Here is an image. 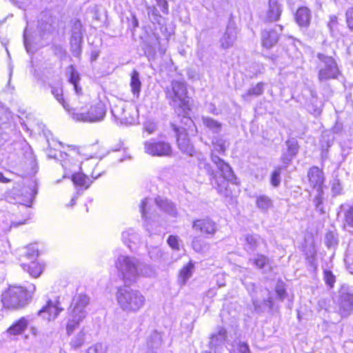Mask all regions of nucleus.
<instances>
[{
  "mask_svg": "<svg viewBox=\"0 0 353 353\" xmlns=\"http://www.w3.org/2000/svg\"><path fill=\"white\" fill-rule=\"evenodd\" d=\"M63 310L62 307H59V301L53 302L50 300L47 302V304L38 312V315L48 321H54Z\"/></svg>",
  "mask_w": 353,
  "mask_h": 353,
  "instance_id": "obj_14",
  "label": "nucleus"
},
{
  "mask_svg": "<svg viewBox=\"0 0 353 353\" xmlns=\"http://www.w3.org/2000/svg\"><path fill=\"white\" fill-rule=\"evenodd\" d=\"M161 343H162L161 336L159 333H157L156 332H153L150 335V336L147 342L148 347L151 350H154L156 349H158L159 347H161Z\"/></svg>",
  "mask_w": 353,
  "mask_h": 353,
  "instance_id": "obj_37",
  "label": "nucleus"
},
{
  "mask_svg": "<svg viewBox=\"0 0 353 353\" xmlns=\"http://www.w3.org/2000/svg\"><path fill=\"white\" fill-rule=\"evenodd\" d=\"M293 157V155L286 152L281 155V160L284 164L288 165L291 162Z\"/></svg>",
  "mask_w": 353,
  "mask_h": 353,
  "instance_id": "obj_63",
  "label": "nucleus"
},
{
  "mask_svg": "<svg viewBox=\"0 0 353 353\" xmlns=\"http://www.w3.org/2000/svg\"><path fill=\"white\" fill-rule=\"evenodd\" d=\"M323 279L326 285L332 288L336 282V276L334 275L332 271L329 270H325L323 271Z\"/></svg>",
  "mask_w": 353,
  "mask_h": 353,
  "instance_id": "obj_44",
  "label": "nucleus"
},
{
  "mask_svg": "<svg viewBox=\"0 0 353 353\" xmlns=\"http://www.w3.org/2000/svg\"><path fill=\"white\" fill-rule=\"evenodd\" d=\"M286 145L288 147L287 152L294 157L298 152V145L296 140L294 139L288 140L286 141Z\"/></svg>",
  "mask_w": 353,
  "mask_h": 353,
  "instance_id": "obj_46",
  "label": "nucleus"
},
{
  "mask_svg": "<svg viewBox=\"0 0 353 353\" xmlns=\"http://www.w3.org/2000/svg\"><path fill=\"white\" fill-rule=\"evenodd\" d=\"M70 114L77 121L99 122L103 120L106 114V107L102 101H99L94 105H90L88 109L84 108H71Z\"/></svg>",
  "mask_w": 353,
  "mask_h": 353,
  "instance_id": "obj_5",
  "label": "nucleus"
},
{
  "mask_svg": "<svg viewBox=\"0 0 353 353\" xmlns=\"http://www.w3.org/2000/svg\"><path fill=\"white\" fill-rule=\"evenodd\" d=\"M317 58L320 61L318 65L319 68V80L324 81L337 78L339 70L334 59L323 53H318Z\"/></svg>",
  "mask_w": 353,
  "mask_h": 353,
  "instance_id": "obj_7",
  "label": "nucleus"
},
{
  "mask_svg": "<svg viewBox=\"0 0 353 353\" xmlns=\"http://www.w3.org/2000/svg\"><path fill=\"white\" fill-rule=\"evenodd\" d=\"M157 5L160 8L161 12L168 14L169 12L168 3L166 0H159L157 1Z\"/></svg>",
  "mask_w": 353,
  "mask_h": 353,
  "instance_id": "obj_55",
  "label": "nucleus"
},
{
  "mask_svg": "<svg viewBox=\"0 0 353 353\" xmlns=\"http://www.w3.org/2000/svg\"><path fill=\"white\" fill-rule=\"evenodd\" d=\"M85 342V332L82 330H81L70 341V346L77 350L81 347Z\"/></svg>",
  "mask_w": 353,
  "mask_h": 353,
  "instance_id": "obj_40",
  "label": "nucleus"
},
{
  "mask_svg": "<svg viewBox=\"0 0 353 353\" xmlns=\"http://www.w3.org/2000/svg\"><path fill=\"white\" fill-rule=\"evenodd\" d=\"M282 170L283 167H276L271 174L270 183L274 187H278L280 185L281 181V174Z\"/></svg>",
  "mask_w": 353,
  "mask_h": 353,
  "instance_id": "obj_42",
  "label": "nucleus"
},
{
  "mask_svg": "<svg viewBox=\"0 0 353 353\" xmlns=\"http://www.w3.org/2000/svg\"><path fill=\"white\" fill-rule=\"evenodd\" d=\"M188 134L183 132L176 133L178 147L182 152L190 156H193L194 148L193 145L190 143Z\"/></svg>",
  "mask_w": 353,
  "mask_h": 353,
  "instance_id": "obj_21",
  "label": "nucleus"
},
{
  "mask_svg": "<svg viewBox=\"0 0 353 353\" xmlns=\"http://www.w3.org/2000/svg\"><path fill=\"white\" fill-rule=\"evenodd\" d=\"M276 292L281 300L286 296V291L282 283H278L276 287Z\"/></svg>",
  "mask_w": 353,
  "mask_h": 353,
  "instance_id": "obj_57",
  "label": "nucleus"
},
{
  "mask_svg": "<svg viewBox=\"0 0 353 353\" xmlns=\"http://www.w3.org/2000/svg\"><path fill=\"white\" fill-rule=\"evenodd\" d=\"M345 227L353 228V204L345 214Z\"/></svg>",
  "mask_w": 353,
  "mask_h": 353,
  "instance_id": "obj_45",
  "label": "nucleus"
},
{
  "mask_svg": "<svg viewBox=\"0 0 353 353\" xmlns=\"http://www.w3.org/2000/svg\"><path fill=\"white\" fill-rule=\"evenodd\" d=\"M23 43H24V46L26 48L27 52H28V53L34 52V50L31 47L30 41L28 37L26 30H25L24 33H23Z\"/></svg>",
  "mask_w": 353,
  "mask_h": 353,
  "instance_id": "obj_56",
  "label": "nucleus"
},
{
  "mask_svg": "<svg viewBox=\"0 0 353 353\" xmlns=\"http://www.w3.org/2000/svg\"><path fill=\"white\" fill-rule=\"evenodd\" d=\"M51 92L54 98L63 105V108L69 113L71 111L69 105L65 101L63 97V90L61 87L52 86Z\"/></svg>",
  "mask_w": 353,
  "mask_h": 353,
  "instance_id": "obj_32",
  "label": "nucleus"
},
{
  "mask_svg": "<svg viewBox=\"0 0 353 353\" xmlns=\"http://www.w3.org/2000/svg\"><path fill=\"white\" fill-rule=\"evenodd\" d=\"M279 40V34L275 30H265L262 32V44L266 48L274 46Z\"/></svg>",
  "mask_w": 353,
  "mask_h": 353,
  "instance_id": "obj_22",
  "label": "nucleus"
},
{
  "mask_svg": "<svg viewBox=\"0 0 353 353\" xmlns=\"http://www.w3.org/2000/svg\"><path fill=\"white\" fill-rule=\"evenodd\" d=\"M70 75L69 78V81L72 84H75L79 83L80 80V77L77 71H76L72 66H70Z\"/></svg>",
  "mask_w": 353,
  "mask_h": 353,
  "instance_id": "obj_52",
  "label": "nucleus"
},
{
  "mask_svg": "<svg viewBox=\"0 0 353 353\" xmlns=\"http://www.w3.org/2000/svg\"><path fill=\"white\" fill-rule=\"evenodd\" d=\"M307 178L310 185L316 191L322 190L325 181L323 172L316 166H313L307 172Z\"/></svg>",
  "mask_w": 353,
  "mask_h": 353,
  "instance_id": "obj_16",
  "label": "nucleus"
},
{
  "mask_svg": "<svg viewBox=\"0 0 353 353\" xmlns=\"http://www.w3.org/2000/svg\"><path fill=\"white\" fill-rule=\"evenodd\" d=\"M165 97L169 104L174 108L175 112H187L190 110L189 98L187 96V88L183 81H172L165 90Z\"/></svg>",
  "mask_w": 353,
  "mask_h": 353,
  "instance_id": "obj_3",
  "label": "nucleus"
},
{
  "mask_svg": "<svg viewBox=\"0 0 353 353\" xmlns=\"http://www.w3.org/2000/svg\"><path fill=\"white\" fill-rule=\"evenodd\" d=\"M86 353H106V347L101 343H97L90 346Z\"/></svg>",
  "mask_w": 353,
  "mask_h": 353,
  "instance_id": "obj_48",
  "label": "nucleus"
},
{
  "mask_svg": "<svg viewBox=\"0 0 353 353\" xmlns=\"http://www.w3.org/2000/svg\"><path fill=\"white\" fill-rule=\"evenodd\" d=\"M253 264L259 269H263L270 265L269 259L263 254H257L253 259H250Z\"/></svg>",
  "mask_w": 353,
  "mask_h": 353,
  "instance_id": "obj_39",
  "label": "nucleus"
},
{
  "mask_svg": "<svg viewBox=\"0 0 353 353\" xmlns=\"http://www.w3.org/2000/svg\"><path fill=\"white\" fill-rule=\"evenodd\" d=\"M213 149L211 151L224 154L226 150L225 141L221 137H214L212 141Z\"/></svg>",
  "mask_w": 353,
  "mask_h": 353,
  "instance_id": "obj_36",
  "label": "nucleus"
},
{
  "mask_svg": "<svg viewBox=\"0 0 353 353\" xmlns=\"http://www.w3.org/2000/svg\"><path fill=\"white\" fill-rule=\"evenodd\" d=\"M239 353H250L248 345L245 342H239L237 346Z\"/></svg>",
  "mask_w": 353,
  "mask_h": 353,
  "instance_id": "obj_60",
  "label": "nucleus"
},
{
  "mask_svg": "<svg viewBox=\"0 0 353 353\" xmlns=\"http://www.w3.org/2000/svg\"><path fill=\"white\" fill-rule=\"evenodd\" d=\"M237 38V28L232 22L228 23L225 31L220 39L221 47L228 49L233 46Z\"/></svg>",
  "mask_w": 353,
  "mask_h": 353,
  "instance_id": "obj_17",
  "label": "nucleus"
},
{
  "mask_svg": "<svg viewBox=\"0 0 353 353\" xmlns=\"http://www.w3.org/2000/svg\"><path fill=\"white\" fill-rule=\"evenodd\" d=\"M29 319L27 317H21L14 323L7 330L11 335H19L22 334L28 327Z\"/></svg>",
  "mask_w": 353,
  "mask_h": 353,
  "instance_id": "obj_23",
  "label": "nucleus"
},
{
  "mask_svg": "<svg viewBox=\"0 0 353 353\" xmlns=\"http://www.w3.org/2000/svg\"><path fill=\"white\" fill-rule=\"evenodd\" d=\"M198 166L200 169H203L212 179L216 178V172L214 171L210 164L207 161L206 159L202 155L198 157Z\"/></svg>",
  "mask_w": 353,
  "mask_h": 353,
  "instance_id": "obj_35",
  "label": "nucleus"
},
{
  "mask_svg": "<svg viewBox=\"0 0 353 353\" xmlns=\"http://www.w3.org/2000/svg\"><path fill=\"white\" fill-rule=\"evenodd\" d=\"M131 90L134 95H139L141 83L139 80V73L137 70H134L131 75L130 81Z\"/></svg>",
  "mask_w": 353,
  "mask_h": 353,
  "instance_id": "obj_34",
  "label": "nucleus"
},
{
  "mask_svg": "<svg viewBox=\"0 0 353 353\" xmlns=\"http://www.w3.org/2000/svg\"><path fill=\"white\" fill-rule=\"evenodd\" d=\"M26 268L33 277H38L42 272L41 266L35 262H32L30 265H23V269L26 270Z\"/></svg>",
  "mask_w": 353,
  "mask_h": 353,
  "instance_id": "obj_41",
  "label": "nucleus"
},
{
  "mask_svg": "<svg viewBox=\"0 0 353 353\" xmlns=\"http://www.w3.org/2000/svg\"><path fill=\"white\" fill-rule=\"evenodd\" d=\"M338 305L342 316H347L353 312V293L347 287H342L339 291Z\"/></svg>",
  "mask_w": 353,
  "mask_h": 353,
  "instance_id": "obj_10",
  "label": "nucleus"
},
{
  "mask_svg": "<svg viewBox=\"0 0 353 353\" xmlns=\"http://www.w3.org/2000/svg\"><path fill=\"white\" fill-rule=\"evenodd\" d=\"M323 190L320 191H317V194L315 196L314 199V203L315 206L319 205L320 204L323 203Z\"/></svg>",
  "mask_w": 353,
  "mask_h": 353,
  "instance_id": "obj_62",
  "label": "nucleus"
},
{
  "mask_svg": "<svg viewBox=\"0 0 353 353\" xmlns=\"http://www.w3.org/2000/svg\"><path fill=\"white\" fill-rule=\"evenodd\" d=\"M202 121L205 127L210 130L214 134H219L222 130V123L218 121L209 117H203Z\"/></svg>",
  "mask_w": 353,
  "mask_h": 353,
  "instance_id": "obj_27",
  "label": "nucleus"
},
{
  "mask_svg": "<svg viewBox=\"0 0 353 353\" xmlns=\"http://www.w3.org/2000/svg\"><path fill=\"white\" fill-rule=\"evenodd\" d=\"M193 268V263L190 262L181 270L179 276V283L181 285H185L187 281L192 276Z\"/></svg>",
  "mask_w": 353,
  "mask_h": 353,
  "instance_id": "obj_30",
  "label": "nucleus"
},
{
  "mask_svg": "<svg viewBox=\"0 0 353 353\" xmlns=\"http://www.w3.org/2000/svg\"><path fill=\"white\" fill-rule=\"evenodd\" d=\"M218 225L209 217L195 220L192 223L193 230L200 232L206 238H212L217 231Z\"/></svg>",
  "mask_w": 353,
  "mask_h": 353,
  "instance_id": "obj_11",
  "label": "nucleus"
},
{
  "mask_svg": "<svg viewBox=\"0 0 353 353\" xmlns=\"http://www.w3.org/2000/svg\"><path fill=\"white\" fill-rule=\"evenodd\" d=\"M72 180L74 185L83 187L85 189L88 188L92 183V181L89 177L82 173L74 174L72 175Z\"/></svg>",
  "mask_w": 353,
  "mask_h": 353,
  "instance_id": "obj_31",
  "label": "nucleus"
},
{
  "mask_svg": "<svg viewBox=\"0 0 353 353\" xmlns=\"http://www.w3.org/2000/svg\"><path fill=\"white\" fill-rule=\"evenodd\" d=\"M325 239L327 241L326 244L328 247L334 245V244L336 243L332 233L327 234Z\"/></svg>",
  "mask_w": 353,
  "mask_h": 353,
  "instance_id": "obj_64",
  "label": "nucleus"
},
{
  "mask_svg": "<svg viewBox=\"0 0 353 353\" xmlns=\"http://www.w3.org/2000/svg\"><path fill=\"white\" fill-rule=\"evenodd\" d=\"M256 205L259 210L267 212L273 207V201L267 195H259L256 196Z\"/></svg>",
  "mask_w": 353,
  "mask_h": 353,
  "instance_id": "obj_29",
  "label": "nucleus"
},
{
  "mask_svg": "<svg viewBox=\"0 0 353 353\" xmlns=\"http://www.w3.org/2000/svg\"><path fill=\"white\" fill-rule=\"evenodd\" d=\"M145 152L157 157H170L172 154V147L165 141H157L150 139L144 142Z\"/></svg>",
  "mask_w": 353,
  "mask_h": 353,
  "instance_id": "obj_9",
  "label": "nucleus"
},
{
  "mask_svg": "<svg viewBox=\"0 0 353 353\" xmlns=\"http://www.w3.org/2000/svg\"><path fill=\"white\" fill-rule=\"evenodd\" d=\"M144 129L149 134H151L156 131L157 126L156 124L152 122H146L144 124Z\"/></svg>",
  "mask_w": 353,
  "mask_h": 353,
  "instance_id": "obj_61",
  "label": "nucleus"
},
{
  "mask_svg": "<svg viewBox=\"0 0 353 353\" xmlns=\"http://www.w3.org/2000/svg\"><path fill=\"white\" fill-rule=\"evenodd\" d=\"M116 299L120 309L127 314H135L145 305V296L139 290L127 285L118 288Z\"/></svg>",
  "mask_w": 353,
  "mask_h": 353,
  "instance_id": "obj_1",
  "label": "nucleus"
},
{
  "mask_svg": "<svg viewBox=\"0 0 353 353\" xmlns=\"http://www.w3.org/2000/svg\"><path fill=\"white\" fill-rule=\"evenodd\" d=\"M82 43V32H81V23L80 21H76L74 23L72 30L71 37V49L73 55L79 57L81 54V46Z\"/></svg>",
  "mask_w": 353,
  "mask_h": 353,
  "instance_id": "obj_15",
  "label": "nucleus"
},
{
  "mask_svg": "<svg viewBox=\"0 0 353 353\" xmlns=\"http://www.w3.org/2000/svg\"><path fill=\"white\" fill-rule=\"evenodd\" d=\"M167 242L172 249L176 250L179 249L177 236L173 235L169 236Z\"/></svg>",
  "mask_w": 353,
  "mask_h": 353,
  "instance_id": "obj_53",
  "label": "nucleus"
},
{
  "mask_svg": "<svg viewBox=\"0 0 353 353\" xmlns=\"http://www.w3.org/2000/svg\"><path fill=\"white\" fill-rule=\"evenodd\" d=\"M149 199L148 198L144 199L140 205V211L142 215V218L145 219V221L150 219L151 216L149 213Z\"/></svg>",
  "mask_w": 353,
  "mask_h": 353,
  "instance_id": "obj_43",
  "label": "nucleus"
},
{
  "mask_svg": "<svg viewBox=\"0 0 353 353\" xmlns=\"http://www.w3.org/2000/svg\"><path fill=\"white\" fill-rule=\"evenodd\" d=\"M210 159L212 162L216 165V168L221 172V175L224 176L225 179L230 181L232 183H237V179L235 176L232 168L228 163L215 154V152L213 151H211Z\"/></svg>",
  "mask_w": 353,
  "mask_h": 353,
  "instance_id": "obj_13",
  "label": "nucleus"
},
{
  "mask_svg": "<svg viewBox=\"0 0 353 353\" xmlns=\"http://www.w3.org/2000/svg\"><path fill=\"white\" fill-rule=\"evenodd\" d=\"M227 339V332L223 327H219L216 332L211 335L210 341L209 343V347L210 351L216 349V347L223 345Z\"/></svg>",
  "mask_w": 353,
  "mask_h": 353,
  "instance_id": "obj_19",
  "label": "nucleus"
},
{
  "mask_svg": "<svg viewBox=\"0 0 353 353\" xmlns=\"http://www.w3.org/2000/svg\"><path fill=\"white\" fill-rule=\"evenodd\" d=\"M148 13L149 16L153 17V19L159 22V19L161 17L159 10L155 6H150L148 8Z\"/></svg>",
  "mask_w": 353,
  "mask_h": 353,
  "instance_id": "obj_51",
  "label": "nucleus"
},
{
  "mask_svg": "<svg viewBox=\"0 0 353 353\" xmlns=\"http://www.w3.org/2000/svg\"><path fill=\"white\" fill-rule=\"evenodd\" d=\"M311 18V11L307 7H301L296 12V22L301 28H307L310 23Z\"/></svg>",
  "mask_w": 353,
  "mask_h": 353,
  "instance_id": "obj_20",
  "label": "nucleus"
},
{
  "mask_svg": "<svg viewBox=\"0 0 353 353\" xmlns=\"http://www.w3.org/2000/svg\"><path fill=\"white\" fill-rule=\"evenodd\" d=\"M122 237L125 243H127V241L131 242L137 239V236L135 234L132 232V230H129L123 232Z\"/></svg>",
  "mask_w": 353,
  "mask_h": 353,
  "instance_id": "obj_54",
  "label": "nucleus"
},
{
  "mask_svg": "<svg viewBox=\"0 0 353 353\" xmlns=\"http://www.w3.org/2000/svg\"><path fill=\"white\" fill-rule=\"evenodd\" d=\"M116 266L125 284L135 282L140 274L141 263L134 257L120 256L117 259Z\"/></svg>",
  "mask_w": 353,
  "mask_h": 353,
  "instance_id": "obj_6",
  "label": "nucleus"
},
{
  "mask_svg": "<svg viewBox=\"0 0 353 353\" xmlns=\"http://www.w3.org/2000/svg\"><path fill=\"white\" fill-rule=\"evenodd\" d=\"M144 52L145 55L148 57L149 59H153L155 57L156 51L154 48H153L151 46H147L145 49Z\"/></svg>",
  "mask_w": 353,
  "mask_h": 353,
  "instance_id": "obj_59",
  "label": "nucleus"
},
{
  "mask_svg": "<svg viewBox=\"0 0 353 353\" xmlns=\"http://www.w3.org/2000/svg\"><path fill=\"white\" fill-rule=\"evenodd\" d=\"M264 83L259 82L255 85L250 88L245 93L242 94V98L245 101H250L252 97L261 96L264 92Z\"/></svg>",
  "mask_w": 353,
  "mask_h": 353,
  "instance_id": "obj_25",
  "label": "nucleus"
},
{
  "mask_svg": "<svg viewBox=\"0 0 353 353\" xmlns=\"http://www.w3.org/2000/svg\"><path fill=\"white\" fill-rule=\"evenodd\" d=\"M26 256L29 259H34L39 256V250L34 245H30L26 248Z\"/></svg>",
  "mask_w": 353,
  "mask_h": 353,
  "instance_id": "obj_47",
  "label": "nucleus"
},
{
  "mask_svg": "<svg viewBox=\"0 0 353 353\" xmlns=\"http://www.w3.org/2000/svg\"><path fill=\"white\" fill-rule=\"evenodd\" d=\"M346 21L348 27L353 30V8L346 12Z\"/></svg>",
  "mask_w": 353,
  "mask_h": 353,
  "instance_id": "obj_58",
  "label": "nucleus"
},
{
  "mask_svg": "<svg viewBox=\"0 0 353 353\" xmlns=\"http://www.w3.org/2000/svg\"><path fill=\"white\" fill-rule=\"evenodd\" d=\"M35 290L34 285L29 290H25L21 286H11L2 294V303L7 308H22L30 301Z\"/></svg>",
  "mask_w": 353,
  "mask_h": 353,
  "instance_id": "obj_4",
  "label": "nucleus"
},
{
  "mask_svg": "<svg viewBox=\"0 0 353 353\" xmlns=\"http://www.w3.org/2000/svg\"><path fill=\"white\" fill-rule=\"evenodd\" d=\"M189 111L188 110L185 113L181 112L180 114L176 113V119L174 121V123H172V127L176 133L183 132L188 134L189 131L193 132V130L191 128L194 125L193 121L188 116Z\"/></svg>",
  "mask_w": 353,
  "mask_h": 353,
  "instance_id": "obj_12",
  "label": "nucleus"
},
{
  "mask_svg": "<svg viewBox=\"0 0 353 353\" xmlns=\"http://www.w3.org/2000/svg\"><path fill=\"white\" fill-rule=\"evenodd\" d=\"M150 257L154 261L159 260L163 256V252L158 247H152L148 252Z\"/></svg>",
  "mask_w": 353,
  "mask_h": 353,
  "instance_id": "obj_49",
  "label": "nucleus"
},
{
  "mask_svg": "<svg viewBox=\"0 0 353 353\" xmlns=\"http://www.w3.org/2000/svg\"><path fill=\"white\" fill-rule=\"evenodd\" d=\"M327 27L332 37H337L339 34L340 25L336 16L332 15L330 17L329 21L327 22Z\"/></svg>",
  "mask_w": 353,
  "mask_h": 353,
  "instance_id": "obj_38",
  "label": "nucleus"
},
{
  "mask_svg": "<svg viewBox=\"0 0 353 353\" xmlns=\"http://www.w3.org/2000/svg\"><path fill=\"white\" fill-rule=\"evenodd\" d=\"M155 203L157 205H158L163 211L172 216L176 215V210L174 205L172 202L159 196L155 199Z\"/></svg>",
  "mask_w": 353,
  "mask_h": 353,
  "instance_id": "obj_28",
  "label": "nucleus"
},
{
  "mask_svg": "<svg viewBox=\"0 0 353 353\" xmlns=\"http://www.w3.org/2000/svg\"><path fill=\"white\" fill-rule=\"evenodd\" d=\"M134 108L123 101H119L113 105L111 108V113L116 121L121 125H132L136 118L133 114Z\"/></svg>",
  "mask_w": 353,
  "mask_h": 353,
  "instance_id": "obj_8",
  "label": "nucleus"
},
{
  "mask_svg": "<svg viewBox=\"0 0 353 353\" xmlns=\"http://www.w3.org/2000/svg\"><path fill=\"white\" fill-rule=\"evenodd\" d=\"M332 191L335 194H340L342 191V185L339 179H334L331 183Z\"/></svg>",
  "mask_w": 353,
  "mask_h": 353,
  "instance_id": "obj_50",
  "label": "nucleus"
},
{
  "mask_svg": "<svg viewBox=\"0 0 353 353\" xmlns=\"http://www.w3.org/2000/svg\"><path fill=\"white\" fill-rule=\"evenodd\" d=\"M281 6L278 0L269 1V9L268 11V19L270 21H276L279 19L281 14Z\"/></svg>",
  "mask_w": 353,
  "mask_h": 353,
  "instance_id": "obj_24",
  "label": "nucleus"
},
{
  "mask_svg": "<svg viewBox=\"0 0 353 353\" xmlns=\"http://www.w3.org/2000/svg\"><path fill=\"white\" fill-rule=\"evenodd\" d=\"M193 250L198 253H205L210 249V244L199 238H194L192 242Z\"/></svg>",
  "mask_w": 353,
  "mask_h": 353,
  "instance_id": "obj_33",
  "label": "nucleus"
},
{
  "mask_svg": "<svg viewBox=\"0 0 353 353\" xmlns=\"http://www.w3.org/2000/svg\"><path fill=\"white\" fill-rule=\"evenodd\" d=\"M213 179L217 185L216 190L219 194L225 197H230L232 196V191L228 186L229 180L225 179L223 176L222 178L218 179L216 176V178Z\"/></svg>",
  "mask_w": 353,
  "mask_h": 353,
  "instance_id": "obj_26",
  "label": "nucleus"
},
{
  "mask_svg": "<svg viewBox=\"0 0 353 353\" xmlns=\"http://www.w3.org/2000/svg\"><path fill=\"white\" fill-rule=\"evenodd\" d=\"M243 246L245 251L252 254L258 250L261 243L264 241L258 234H247L243 236Z\"/></svg>",
  "mask_w": 353,
  "mask_h": 353,
  "instance_id": "obj_18",
  "label": "nucleus"
},
{
  "mask_svg": "<svg viewBox=\"0 0 353 353\" xmlns=\"http://www.w3.org/2000/svg\"><path fill=\"white\" fill-rule=\"evenodd\" d=\"M89 303L90 298L85 294H78L72 298L68 309V318L66 324L68 335H71L87 316L86 307Z\"/></svg>",
  "mask_w": 353,
  "mask_h": 353,
  "instance_id": "obj_2",
  "label": "nucleus"
}]
</instances>
